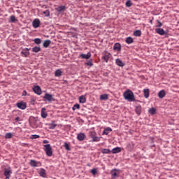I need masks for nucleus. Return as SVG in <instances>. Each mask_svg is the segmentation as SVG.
Instances as JSON below:
<instances>
[{
	"label": "nucleus",
	"mask_w": 179,
	"mask_h": 179,
	"mask_svg": "<svg viewBox=\"0 0 179 179\" xmlns=\"http://www.w3.org/2000/svg\"><path fill=\"white\" fill-rule=\"evenodd\" d=\"M34 43H35V44H41V39L36 38L34 40Z\"/></svg>",
	"instance_id": "40"
},
{
	"label": "nucleus",
	"mask_w": 179,
	"mask_h": 179,
	"mask_svg": "<svg viewBox=\"0 0 179 179\" xmlns=\"http://www.w3.org/2000/svg\"><path fill=\"white\" fill-rule=\"evenodd\" d=\"M115 62H116V65H117V66H125V63H123L122 61L120 59H115Z\"/></svg>",
	"instance_id": "16"
},
{
	"label": "nucleus",
	"mask_w": 179,
	"mask_h": 179,
	"mask_svg": "<svg viewBox=\"0 0 179 179\" xmlns=\"http://www.w3.org/2000/svg\"><path fill=\"white\" fill-rule=\"evenodd\" d=\"M111 58V54L109 52H106L101 57V59H103V62H106V64L108 62V59Z\"/></svg>",
	"instance_id": "5"
},
{
	"label": "nucleus",
	"mask_w": 179,
	"mask_h": 179,
	"mask_svg": "<svg viewBox=\"0 0 179 179\" xmlns=\"http://www.w3.org/2000/svg\"><path fill=\"white\" fill-rule=\"evenodd\" d=\"M15 22H17V19H16V17H15V15H11L10 17L9 22L10 23H15Z\"/></svg>",
	"instance_id": "30"
},
{
	"label": "nucleus",
	"mask_w": 179,
	"mask_h": 179,
	"mask_svg": "<svg viewBox=\"0 0 179 179\" xmlns=\"http://www.w3.org/2000/svg\"><path fill=\"white\" fill-rule=\"evenodd\" d=\"M32 26L34 27V29L40 27V20L35 19L32 22Z\"/></svg>",
	"instance_id": "8"
},
{
	"label": "nucleus",
	"mask_w": 179,
	"mask_h": 179,
	"mask_svg": "<svg viewBox=\"0 0 179 179\" xmlns=\"http://www.w3.org/2000/svg\"><path fill=\"white\" fill-rule=\"evenodd\" d=\"M134 36H135V37H141V36H142V31H141V30H136L134 32Z\"/></svg>",
	"instance_id": "27"
},
{
	"label": "nucleus",
	"mask_w": 179,
	"mask_h": 179,
	"mask_svg": "<svg viewBox=\"0 0 179 179\" xmlns=\"http://www.w3.org/2000/svg\"><path fill=\"white\" fill-rule=\"evenodd\" d=\"M10 174H12V171H10V169H5L4 176L6 179H8L9 177H10Z\"/></svg>",
	"instance_id": "12"
},
{
	"label": "nucleus",
	"mask_w": 179,
	"mask_h": 179,
	"mask_svg": "<svg viewBox=\"0 0 179 179\" xmlns=\"http://www.w3.org/2000/svg\"><path fill=\"white\" fill-rule=\"evenodd\" d=\"M15 121L17 122H18V121H22V120H20V117H15Z\"/></svg>",
	"instance_id": "49"
},
{
	"label": "nucleus",
	"mask_w": 179,
	"mask_h": 179,
	"mask_svg": "<svg viewBox=\"0 0 179 179\" xmlns=\"http://www.w3.org/2000/svg\"><path fill=\"white\" fill-rule=\"evenodd\" d=\"M143 93H144V97L145 99H148L149 98V89H144L143 90Z\"/></svg>",
	"instance_id": "29"
},
{
	"label": "nucleus",
	"mask_w": 179,
	"mask_h": 179,
	"mask_svg": "<svg viewBox=\"0 0 179 179\" xmlns=\"http://www.w3.org/2000/svg\"><path fill=\"white\" fill-rule=\"evenodd\" d=\"M79 108H80V105H79V103H76L73 106V107L72 108V110L73 111H75V110H79Z\"/></svg>",
	"instance_id": "38"
},
{
	"label": "nucleus",
	"mask_w": 179,
	"mask_h": 179,
	"mask_svg": "<svg viewBox=\"0 0 179 179\" xmlns=\"http://www.w3.org/2000/svg\"><path fill=\"white\" fill-rule=\"evenodd\" d=\"M43 99H45V100H47L48 101H51L54 98L52 97V95L46 93L43 97Z\"/></svg>",
	"instance_id": "15"
},
{
	"label": "nucleus",
	"mask_w": 179,
	"mask_h": 179,
	"mask_svg": "<svg viewBox=\"0 0 179 179\" xmlns=\"http://www.w3.org/2000/svg\"><path fill=\"white\" fill-rule=\"evenodd\" d=\"M44 148H45V152L47 156H48L49 157H51V156H52V148H51V145L50 144L44 145Z\"/></svg>",
	"instance_id": "2"
},
{
	"label": "nucleus",
	"mask_w": 179,
	"mask_h": 179,
	"mask_svg": "<svg viewBox=\"0 0 179 179\" xmlns=\"http://www.w3.org/2000/svg\"><path fill=\"white\" fill-rule=\"evenodd\" d=\"M126 6L127 8H131V6H132V3H131V0H128L126 2Z\"/></svg>",
	"instance_id": "42"
},
{
	"label": "nucleus",
	"mask_w": 179,
	"mask_h": 179,
	"mask_svg": "<svg viewBox=\"0 0 179 179\" xmlns=\"http://www.w3.org/2000/svg\"><path fill=\"white\" fill-rule=\"evenodd\" d=\"M16 106L18 108H20V110H26L27 108V104L24 101L17 103Z\"/></svg>",
	"instance_id": "4"
},
{
	"label": "nucleus",
	"mask_w": 179,
	"mask_h": 179,
	"mask_svg": "<svg viewBox=\"0 0 179 179\" xmlns=\"http://www.w3.org/2000/svg\"><path fill=\"white\" fill-rule=\"evenodd\" d=\"M33 91L34 93H36V94H38V96H40L42 93L41 87L38 85L34 86L33 87Z\"/></svg>",
	"instance_id": "7"
},
{
	"label": "nucleus",
	"mask_w": 179,
	"mask_h": 179,
	"mask_svg": "<svg viewBox=\"0 0 179 179\" xmlns=\"http://www.w3.org/2000/svg\"><path fill=\"white\" fill-rule=\"evenodd\" d=\"M43 15H45V16H50V11L48 10H46L45 11L43 12Z\"/></svg>",
	"instance_id": "46"
},
{
	"label": "nucleus",
	"mask_w": 179,
	"mask_h": 179,
	"mask_svg": "<svg viewBox=\"0 0 179 179\" xmlns=\"http://www.w3.org/2000/svg\"><path fill=\"white\" fill-rule=\"evenodd\" d=\"M41 115L42 118H47V116L48 115V114L45 111V108H42Z\"/></svg>",
	"instance_id": "17"
},
{
	"label": "nucleus",
	"mask_w": 179,
	"mask_h": 179,
	"mask_svg": "<svg viewBox=\"0 0 179 179\" xmlns=\"http://www.w3.org/2000/svg\"><path fill=\"white\" fill-rule=\"evenodd\" d=\"M123 96L125 100L128 101H135V95H134V92L129 90L124 92Z\"/></svg>",
	"instance_id": "1"
},
{
	"label": "nucleus",
	"mask_w": 179,
	"mask_h": 179,
	"mask_svg": "<svg viewBox=\"0 0 179 179\" xmlns=\"http://www.w3.org/2000/svg\"><path fill=\"white\" fill-rule=\"evenodd\" d=\"M22 96H27V92L26 90L23 91Z\"/></svg>",
	"instance_id": "48"
},
{
	"label": "nucleus",
	"mask_w": 179,
	"mask_h": 179,
	"mask_svg": "<svg viewBox=\"0 0 179 179\" xmlns=\"http://www.w3.org/2000/svg\"><path fill=\"white\" fill-rule=\"evenodd\" d=\"M90 57H92V53L90 52H88L87 55L82 53L80 55V58H83V59H89Z\"/></svg>",
	"instance_id": "11"
},
{
	"label": "nucleus",
	"mask_w": 179,
	"mask_h": 179,
	"mask_svg": "<svg viewBox=\"0 0 179 179\" xmlns=\"http://www.w3.org/2000/svg\"><path fill=\"white\" fill-rule=\"evenodd\" d=\"M79 103L82 104L86 103V96H85V95H82L79 97Z\"/></svg>",
	"instance_id": "22"
},
{
	"label": "nucleus",
	"mask_w": 179,
	"mask_h": 179,
	"mask_svg": "<svg viewBox=\"0 0 179 179\" xmlns=\"http://www.w3.org/2000/svg\"><path fill=\"white\" fill-rule=\"evenodd\" d=\"M91 173H92V174H93V176H96L97 174V169H92Z\"/></svg>",
	"instance_id": "45"
},
{
	"label": "nucleus",
	"mask_w": 179,
	"mask_h": 179,
	"mask_svg": "<svg viewBox=\"0 0 179 179\" xmlns=\"http://www.w3.org/2000/svg\"><path fill=\"white\" fill-rule=\"evenodd\" d=\"M57 10V12H64V10H65V6H59Z\"/></svg>",
	"instance_id": "37"
},
{
	"label": "nucleus",
	"mask_w": 179,
	"mask_h": 179,
	"mask_svg": "<svg viewBox=\"0 0 179 179\" xmlns=\"http://www.w3.org/2000/svg\"><path fill=\"white\" fill-rule=\"evenodd\" d=\"M108 94H103L100 95V100H108Z\"/></svg>",
	"instance_id": "33"
},
{
	"label": "nucleus",
	"mask_w": 179,
	"mask_h": 179,
	"mask_svg": "<svg viewBox=\"0 0 179 179\" xmlns=\"http://www.w3.org/2000/svg\"><path fill=\"white\" fill-rule=\"evenodd\" d=\"M155 31H156V33H157L160 36H164V34H165L164 29H163L162 28L155 29Z\"/></svg>",
	"instance_id": "14"
},
{
	"label": "nucleus",
	"mask_w": 179,
	"mask_h": 179,
	"mask_svg": "<svg viewBox=\"0 0 179 179\" xmlns=\"http://www.w3.org/2000/svg\"><path fill=\"white\" fill-rule=\"evenodd\" d=\"M30 164L31 167H41V162L31 159Z\"/></svg>",
	"instance_id": "6"
},
{
	"label": "nucleus",
	"mask_w": 179,
	"mask_h": 179,
	"mask_svg": "<svg viewBox=\"0 0 179 179\" xmlns=\"http://www.w3.org/2000/svg\"><path fill=\"white\" fill-rule=\"evenodd\" d=\"M12 136H13L12 133H6L5 135L6 139H10V138H12Z\"/></svg>",
	"instance_id": "39"
},
{
	"label": "nucleus",
	"mask_w": 179,
	"mask_h": 179,
	"mask_svg": "<svg viewBox=\"0 0 179 179\" xmlns=\"http://www.w3.org/2000/svg\"><path fill=\"white\" fill-rule=\"evenodd\" d=\"M64 148L66 149V150H71V148L69 147V144L67 143H64Z\"/></svg>",
	"instance_id": "43"
},
{
	"label": "nucleus",
	"mask_w": 179,
	"mask_h": 179,
	"mask_svg": "<svg viewBox=\"0 0 179 179\" xmlns=\"http://www.w3.org/2000/svg\"><path fill=\"white\" fill-rule=\"evenodd\" d=\"M91 138H92V142H100V137L96 136L94 133L91 135Z\"/></svg>",
	"instance_id": "13"
},
{
	"label": "nucleus",
	"mask_w": 179,
	"mask_h": 179,
	"mask_svg": "<svg viewBox=\"0 0 179 179\" xmlns=\"http://www.w3.org/2000/svg\"><path fill=\"white\" fill-rule=\"evenodd\" d=\"M49 129H55L57 127V124H55V121L52 122V123L48 124Z\"/></svg>",
	"instance_id": "26"
},
{
	"label": "nucleus",
	"mask_w": 179,
	"mask_h": 179,
	"mask_svg": "<svg viewBox=\"0 0 179 179\" xmlns=\"http://www.w3.org/2000/svg\"><path fill=\"white\" fill-rule=\"evenodd\" d=\"M21 54L24 55V57H29L30 55V52H29V48H25L24 49L22 52Z\"/></svg>",
	"instance_id": "21"
},
{
	"label": "nucleus",
	"mask_w": 179,
	"mask_h": 179,
	"mask_svg": "<svg viewBox=\"0 0 179 179\" xmlns=\"http://www.w3.org/2000/svg\"><path fill=\"white\" fill-rule=\"evenodd\" d=\"M126 43L127 44H132V43H134V39L131 36L127 37L126 38Z\"/></svg>",
	"instance_id": "32"
},
{
	"label": "nucleus",
	"mask_w": 179,
	"mask_h": 179,
	"mask_svg": "<svg viewBox=\"0 0 179 179\" xmlns=\"http://www.w3.org/2000/svg\"><path fill=\"white\" fill-rule=\"evenodd\" d=\"M85 65H87V66H93V60H89L87 63H85Z\"/></svg>",
	"instance_id": "41"
},
{
	"label": "nucleus",
	"mask_w": 179,
	"mask_h": 179,
	"mask_svg": "<svg viewBox=\"0 0 179 179\" xmlns=\"http://www.w3.org/2000/svg\"><path fill=\"white\" fill-rule=\"evenodd\" d=\"M113 50L115 51H121V44L117 43L113 46Z\"/></svg>",
	"instance_id": "20"
},
{
	"label": "nucleus",
	"mask_w": 179,
	"mask_h": 179,
	"mask_svg": "<svg viewBox=\"0 0 179 179\" xmlns=\"http://www.w3.org/2000/svg\"><path fill=\"white\" fill-rule=\"evenodd\" d=\"M50 44H51V41L50 40H46L43 42V47L45 48H48V47H49Z\"/></svg>",
	"instance_id": "28"
},
{
	"label": "nucleus",
	"mask_w": 179,
	"mask_h": 179,
	"mask_svg": "<svg viewBox=\"0 0 179 179\" xmlns=\"http://www.w3.org/2000/svg\"><path fill=\"white\" fill-rule=\"evenodd\" d=\"M159 24L157 25V27H162V26H163V24H162V22H160V21H158Z\"/></svg>",
	"instance_id": "47"
},
{
	"label": "nucleus",
	"mask_w": 179,
	"mask_h": 179,
	"mask_svg": "<svg viewBox=\"0 0 179 179\" xmlns=\"http://www.w3.org/2000/svg\"><path fill=\"white\" fill-rule=\"evenodd\" d=\"M38 174L41 177H43V178H45V177H47L46 171L44 169H41L38 171Z\"/></svg>",
	"instance_id": "10"
},
{
	"label": "nucleus",
	"mask_w": 179,
	"mask_h": 179,
	"mask_svg": "<svg viewBox=\"0 0 179 179\" xmlns=\"http://www.w3.org/2000/svg\"><path fill=\"white\" fill-rule=\"evenodd\" d=\"M112 179L118 178L120 177V171L117 169H113L110 171Z\"/></svg>",
	"instance_id": "3"
},
{
	"label": "nucleus",
	"mask_w": 179,
	"mask_h": 179,
	"mask_svg": "<svg viewBox=\"0 0 179 179\" xmlns=\"http://www.w3.org/2000/svg\"><path fill=\"white\" fill-rule=\"evenodd\" d=\"M43 143H48V141L44 140V141H43Z\"/></svg>",
	"instance_id": "50"
},
{
	"label": "nucleus",
	"mask_w": 179,
	"mask_h": 179,
	"mask_svg": "<svg viewBox=\"0 0 179 179\" xmlns=\"http://www.w3.org/2000/svg\"><path fill=\"white\" fill-rule=\"evenodd\" d=\"M33 52H40L41 51V48L38 46H35L32 48Z\"/></svg>",
	"instance_id": "34"
},
{
	"label": "nucleus",
	"mask_w": 179,
	"mask_h": 179,
	"mask_svg": "<svg viewBox=\"0 0 179 179\" xmlns=\"http://www.w3.org/2000/svg\"><path fill=\"white\" fill-rule=\"evenodd\" d=\"M86 138V135L84 133H80L77 135V139L78 141H85Z\"/></svg>",
	"instance_id": "9"
},
{
	"label": "nucleus",
	"mask_w": 179,
	"mask_h": 179,
	"mask_svg": "<svg viewBox=\"0 0 179 179\" xmlns=\"http://www.w3.org/2000/svg\"><path fill=\"white\" fill-rule=\"evenodd\" d=\"M110 132H113V129L110 127H106L103 131V135H108Z\"/></svg>",
	"instance_id": "19"
},
{
	"label": "nucleus",
	"mask_w": 179,
	"mask_h": 179,
	"mask_svg": "<svg viewBox=\"0 0 179 179\" xmlns=\"http://www.w3.org/2000/svg\"><path fill=\"white\" fill-rule=\"evenodd\" d=\"M135 111L138 115H141L142 113V106H136Z\"/></svg>",
	"instance_id": "23"
},
{
	"label": "nucleus",
	"mask_w": 179,
	"mask_h": 179,
	"mask_svg": "<svg viewBox=\"0 0 179 179\" xmlns=\"http://www.w3.org/2000/svg\"><path fill=\"white\" fill-rule=\"evenodd\" d=\"M134 143H129V144H127V149H129V150H132V149H134Z\"/></svg>",
	"instance_id": "36"
},
{
	"label": "nucleus",
	"mask_w": 179,
	"mask_h": 179,
	"mask_svg": "<svg viewBox=\"0 0 179 179\" xmlns=\"http://www.w3.org/2000/svg\"><path fill=\"white\" fill-rule=\"evenodd\" d=\"M101 152L103 155H110V153H111V151L110 150V149H106V148H102L101 150Z\"/></svg>",
	"instance_id": "25"
},
{
	"label": "nucleus",
	"mask_w": 179,
	"mask_h": 179,
	"mask_svg": "<svg viewBox=\"0 0 179 179\" xmlns=\"http://www.w3.org/2000/svg\"><path fill=\"white\" fill-rule=\"evenodd\" d=\"M148 113L150 114H152V115H154V114H156V108H150L148 110Z\"/></svg>",
	"instance_id": "35"
},
{
	"label": "nucleus",
	"mask_w": 179,
	"mask_h": 179,
	"mask_svg": "<svg viewBox=\"0 0 179 179\" xmlns=\"http://www.w3.org/2000/svg\"><path fill=\"white\" fill-rule=\"evenodd\" d=\"M120 152H121V148H119V147H116V148H115L112 150V153L113 155H115L117 153H120Z\"/></svg>",
	"instance_id": "24"
},
{
	"label": "nucleus",
	"mask_w": 179,
	"mask_h": 179,
	"mask_svg": "<svg viewBox=\"0 0 179 179\" xmlns=\"http://www.w3.org/2000/svg\"><path fill=\"white\" fill-rule=\"evenodd\" d=\"M166 96V91L164 90H162L158 92V97L159 99H163Z\"/></svg>",
	"instance_id": "18"
},
{
	"label": "nucleus",
	"mask_w": 179,
	"mask_h": 179,
	"mask_svg": "<svg viewBox=\"0 0 179 179\" xmlns=\"http://www.w3.org/2000/svg\"><path fill=\"white\" fill-rule=\"evenodd\" d=\"M0 12H1V9H0Z\"/></svg>",
	"instance_id": "51"
},
{
	"label": "nucleus",
	"mask_w": 179,
	"mask_h": 179,
	"mask_svg": "<svg viewBox=\"0 0 179 179\" xmlns=\"http://www.w3.org/2000/svg\"><path fill=\"white\" fill-rule=\"evenodd\" d=\"M55 76L57 78L62 76V71L60 69L57 70L55 73Z\"/></svg>",
	"instance_id": "31"
},
{
	"label": "nucleus",
	"mask_w": 179,
	"mask_h": 179,
	"mask_svg": "<svg viewBox=\"0 0 179 179\" xmlns=\"http://www.w3.org/2000/svg\"><path fill=\"white\" fill-rule=\"evenodd\" d=\"M38 138H40V136L37 134H34L31 136V139H38Z\"/></svg>",
	"instance_id": "44"
}]
</instances>
